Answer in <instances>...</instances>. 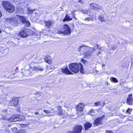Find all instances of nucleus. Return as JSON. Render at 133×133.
Wrapping results in <instances>:
<instances>
[{"mask_svg": "<svg viewBox=\"0 0 133 133\" xmlns=\"http://www.w3.org/2000/svg\"><path fill=\"white\" fill-rule=\"evenodd\" d=\"M2 5L6 10L9 12H13L15 10V7L14 6L8 2L3 1Z\"/></svg>", "mask_w": 133, "mask_h": 133, "instance_id": "2", "label": "nucleus"}, {"mask_svg": "<svg viewBox=\"0 0 133 133\" xmlns=\"http://www.w3.org/2000/svg\"><path fill=\"white\" fill-rule=\"evenodd\" d=\"M34 70L37 71H43V68H42L39 67H38L37 68H36V67H34Z\"/></svg>", "mask_w": 133, "mask_h": 133, "instance_id": "24", "label": "nucleus"}, {"mask_svg": "<svg viewBox=\"0 0 133 133\" xmlns=\"http://www.w3.org/2000/svg\"><path fill=\"white\" fill-rule=\"evenodd\" d=\"M116 49V47L113 45H112L111 47L110 48V49L115 50Z\"/></svg>", "mask_w": 133, "mask_h": 133, "instance_id": "38", "label": "nucleus"}, {"mask_svg": "<svg viewBox=\"0 0 133 133\" xmlns=\"http://www.w3.org/2000/svg\"><path fill=\"white\" fill-rule=\"evenodd\" d=\"M81 11V12H83L84 14H88V10L84 9H82Z\"/></svg>", "mask_w": 133, "mask_h": 133, "instance_id": "30", "label": "nucleus"}, {"mask_svg": "<svg viewBox=\"0 0 133 133\" xmlns=\"http://www.w3.org/2000/svg\"><path fill=\"white\" fill-rule=\"evenodd\" d=\"M94 48H95V47H96L97 48H96L98 50L101 49V47L100 46H99V45L97 44H95L94 45Z\"/></svg>", "mask_w": 133, "mask_h": 133, "instance_id": "28", "label": "nucleus"}, {"mask_svg": "<svg viewBox=\"0 0 133 133\" xmlns=\"http://www.w3.org/2000/svg\"><path fill=\"white\" fill-rule=\"evenodd\" d=\"M106 133H113V132L110 131H107L106 132Z\"/></svg>", "mask_w": 133, "mask_h": 133, "instance_id": "40", "label": "nucleus"}, {"mask_svg": "<svg viewBox=\"0 0 133 133\" xmlns=\"http://www.w3.org/2000/svg\"><path fill=\"white\" fill-rule=\"evenodd\" d=\"M78 1V2H79V3H80L81 4H82V2L81 1V0H79Z\"/></svg>", "mask_w": 133, "mask_h": 133, "instance_id": "41", "label": "nucleus"}, {"mask_svg": "<svg viewBox=\"0 0 133 133\" xmlns=\"http://www.w3.org/2000/svg\"><path fill=\"white\" fill-rule=\"evenodd\" d=\"M126 116H127L122 115H120V117L121 118H124Z\"/></svg>", "mask_w": 133, "mask_h": 133, "instance_id": "37", "label": "nucleus"}, {"mask_svg": "<svg viewBox=\"0 0 133 133\" xmlns=\"http://www.w3.org/2000/svg\"><path fill=\"white\" fill-rule=\"evenodd\" d=\"M24 23L26 24V25L27 26H30V23L27 21H26V23Z\"/></svg>", "mask_w": 133, "mask_h": 133, "instance_id": "36", "label": "nucleus"}, {"mask_svg": "<svg viewBox=\"0 0 133 133\" xmlns=\"http://www.w3.org/2000/svg\"><path fill=\"white\" fill-rule=\"evenodd\" d=\"M84 107V104L83 103H80L76 106V109L79 111H82Z\"/></svg>", "mask_w": 133, "mask_h": 133, "instance_id": "13", "label": "nucleus"}, {"mask_svg": "<svg viewBox=\"0 0 133 133\" xmlns=\"http://www.w3.org/2000/svg\"><path fill=\"white\" fill-rule=\"evenodd\" d=\"M104 117V116L102 117H99L96 119L94 121V125L95 126H97L99 125L102 123V121L103 118Z\"/></svg>", "mask_w": 133, "mask_h": 133, "instance_id": "7", "label": "nucleus"}, {"mask_svg": "<svg viewBox=\"0 0 133 133\" xmlns=\"http://www.w3.org/2000/svg\"><path fill=\"white\" fill-rule=\"evenodd\" d=\"M35 114L36 115H37L39 114V113L38 112H36L35 113Z\"/></svg>", "mask_w": 133, "mask_h": 133, "instance_id": "43", "label": "nucleus"}, {"mask_svg": "<svg viewBox=\"0 0 133 133\" xmlns=\"http://www.w3.org/2000/svg\"><path fill=\"white\" fill-rule=\"evenodd\" d=\"M69 69L71 71L75 72L77 73L80 70V72L83 74L84 73L82 65L80 63H73L69 65Z\"/></svg>", "mask_w": 133, "mask_h": 133, "instance_id": "1", "label": "nucleus"}, {"mask_svg": "<svg viewBox=\"0 0 133 133\" xmlns=\"http://www.w3.org/2000/svg\"><path fill=\"white\" fill-rule=\"evenodd\" d=\"M43 111L47 114L51 112V111L50 110H43Z\"/></svg>", "mask_w": 133, "mask_h": 133, "instance_id": "34", "label": "nucleus"}, {"mask_svg": "<svg viewBox=\"0 0 133 133\" xmlns=\"http://www.w3.org/2000/svg\"><path fill=\"white\" fill-rule=\"evenodd\" d=\"M102 103L103 104H102V105H101V102H97L95 103L94 105L95 106H97L99 105L103 106L104 105V102H103Z\"/></svg>", "mask_w": 133, "mask_h": 133, "instance_id": "22", "label": "nucleus"}, {"mask_svg": "<svg viewBox=\"0 0 133 133\" xmlns=\"http://www.w3.org/2000/svg\"><path fill=\"white\" fill-rule=\"evenodd\" d=\"M82 129V126L80 125H77L74 128L72 131H69L66 133H81Z\"/></svg>", "mask_w": 133, "mask_h": 133, "instance_id": "4", "label": "nucleus"}, {"mask_svg": "<svg viewBox=\"0 0 133 133\" xmlns=\"http://www.w3.org/2000/svg\"><path fill=\"white\" fill-rule=\"evenodd\" d=\"M19 19L23 23H24L26 22V18L25 17L19 16Z\"/></svg>", "mask_w": 133, "mask_h": 133, "instance_id": "20", "label": "nucleus"}, {"mask_svg": "<svg viewBox=\"0 0 133 133\" xmlns=\"http://www.w3.org/2000/svg\"><path fill=\"white\" fill-rule=\"evenodd\" d=\"M35 10H29L28 12V13L29 14H32L33 11Z\"/></svg>", "mask_w": 133, "mask_h": 133, "instance_id": "33", "label": "nucleus"}, {"mask_svg": "<svg viewBox=\"0 0 133 133\" xmlns=\"http://www.w3.org/2000/svg\"><path fill=\"white\" fill-rule=\"evenodd\" d=\"M2 119L3 120H9L10 122H16L20 121L21 119L17 115L13 116L9 118H8L7 116L3 117Z\"/></svg>", "mask_w": 133, "mask_h": 133, "instance_id": "3", "label": "nucleus"}, {"mask_svg": "<svg viewBox=\"0 0 133 133\" xmlns=\"http://www.w3.org/2000/svg\"><path fill=\"white\" fill-rule=\"evenodd\" d=\"M53 109H52V108L51 109V110H52Z\"/></svg>", "mask_w": 133, "mask_h": 133, "instance_id": "50", "label": "nucleus"}, {"mask_svg": "<svg viewBox=\"0 0 133 133\" xmlns=\"http://www.w3.org/2000/svg\"><path fill=\"white\" fill-rule=\"evenodd\" d=\"M56 109L58 111V115L61 116H62L63 114L64 113L63 111L59 107H57L54 108L55 111H54V112L56 110Z\"/></svg>", "mask_w": 133, "mask_h": 133, "instance_id": "17", "label": "nucleus"}, {"mask_svg": "<svg viewBox=\"0 0 133 133\" xmlns=\"http://www.w3.org/2000/svg\"><path fill=\"white\" fill-rule=\"evenodd\" d=\"M90 48L92 49L91 51L90 52V50H88L84 55L85 56L88 58L89 57L91 56L92 53L95 50V49L94 47Z\"/></svg>", "mask_w": 133, "mask_h": 133, "instance_id": "8", "label": "nucleus"}, {"mask_svg": "<svg viewBox=\"0 0 133 133\" xmlns=\"http://www.w3.org/2000/svg\"><path fill=\"white\" fill-rule=\"evenodd\" d=\"M82 62L85 64L87 63L88 61L87 60H84L83 59H82Z\"/></svg>", "mask_w": 133, "mask_h": 133, "instance_id": "35", "label": "nucleus"}, {"mask_svg": "<svg viewBox=\"0 0 133 133\" xmlns=\"http://www.w3.org/2000/svg\"><path fill=\"white\" fill-rule=\"evenodd\" d=\"M29 30V29H25L21 32L19 34V35L23 37H26L28 36L27 32Z\"/></svg>", "mask_w": 133, "mask_h": 133, "instance_id": "9", "label": "nucleus"}, {"mask_svg": "<svg viewBox=\"0 0 133 133\" xmlns=\"http://www.w3.org/2000/svg\"><path fill=\"white\" fill-rule=\"evenodd\" d=\"M57 33L58 34H63L64 35V30H63V28L57 31Z\"/></svg>", "mask_w": 133, "mask_h": 133, "instance_id": "27", "label": "nucleus"}, {"mask_svg": "<svg viewBox=\"0 0 133 133\" xmlns=\"http://www.w3.org/2000/svg\"><path fill=\"white\" fill-rule=\"evenodd\" d=\"M86 20H87L88 21H90L91 20V18H90L89 17H87L85 19V21Z\"/></svg>", "mask_w": 133, "mask_h": 133, "instance_id": "39", "label": "nucleus"}, {"mask_svg": "<svg viewBox=\"0 0 133 133\" xmlns=\"http://www.w3.org/2000/svg\"><path fill=\"white\" fill-rule=\"evenodd\" d=\"M92 126V124L89 122H86L84 124L85 130H87L90 128Z\"/></svg>", "mask_w": 133, "mask_h": 133, "instance_id": "19", "label": "nucleus"}, {"mask_svg": "<svg viewBox=\"0 0 133 133\" xmlns=\"http://www.w3.org/2000/svg\"><path fill=\"white\" fill-rule=\"evenodd\" d=\"M45 62L48 63L49 64H51L52 63V59L50 58V56L49 55H47L44 58Z\"/></svg>", "mask_w": 133, "mask_h": 133, "instance_id": "14", "label": "nucleus"}, {"mask_svg": "<svg viewBox=\"0 0 133 133\" xmlns=\"http://www.w3.org/2000/svg\"><path fill=\"white\" fill-rule=\"evenodd\" d=\"M89 113L92 116H94L97 115L98 113V111L97 110L92 109L90 111Z\"/></svg>", "mask_w": 133, "mask_h": 133, "instance_id": "18", "label": "nucleus"}, {"mask_svg": "<svg viewBox=\"0 0 133 133\" xmlns=\"http://www.w3.org/2000/svg\"><path fill=\"white\" fill-rule=\"evenodd\" d=\"M71 20H72V18L70 17L68 15L66 14V15L65 18L63 19V21H69Z\"/></svg>", "mask_w": 133, "mask_h": 133, "instance_id": "21", "label": "nucleus"}, {"mask_svg": "<svg viewBox=\"0 0 133 133\" xmlns=\"http://www.w3.org/2000/svg\"><path fill=\"white\" fill-rule=\"evenodd\" d=\"M90 48L87 46H82L79 48V51L81 53L84 55L88 50H90Z\"/></svg>", "mask_w": 133, "mask_h": 133, "instance_id": "6", "label": "nucleus"}, {"mask_svg": "<svg viewBox=\"0 0 133 133\" xmlns=\"http://www.w3.org/2000/svg\"><path fill=\"white\" fill-rule=\"evenodd\" d=\"M63 30L64 31V35L70 34L71 32L70 27L67 24H65L63 27Z\"/></svg>", "mask_w": 133, "mask_h": 133, "instance_id": "5", "label": "nucleus"}, {"mask_svg": "<svg viewBox=\"0 0 133 133\" xmlns=\"http://www.w3.org/2000/svg\"><path fill=\"white\" fill-rule=\"evenodd\" d=\"M133 101V99L132 98V95L130 94L129 95L127 99V103L129 105L132 104V102Z\"/></svg>", "mask_w": 133, "mask_h": 133, "instance_id": "16", "label": "nucleus"}, {"mask_svg": "<svg viewBox=\"0 0 133 133\" xmlns=\"http://www.w3.org/2000/svg\"><path fill=\"white\" fill-rule=\"evenodd\" d=\"M5 19L7 22H10L13 21H14V19L13 18H6Z\"/></svg>", "mask_w": 133, "mask_h": 133, "instance_id": "26", "label": "nucleus"}, {"mask_svg": "<svg viewBox=\"0 0 133 133\" xmlns=\"http://www.w3.org/2000/svg\"><path fill=\"white\" fill-rule=\"evenodd\" d=\"M101 53V52H99H99H98L97 53V55H98L100 53Z\"/></svg>", "mask_w": 133, "mask_h": 133, "instance_id": "42", "label": "nucleus"}, {"mask_svg": "<svg viewBox=\"0 0 133 133\" xmlns=\"http://www.w3.org/2000/svg\"><path fill=\"white\" fill-rule=\"evenodd\" d=\"M106 66V65L104 64H102V67H104V66Z\"/></svg>", "mask_w": 133, "mask_h": 133, "instance_id": "44", "label": "nucleus"}, {"mask_svg": "<svg viewBox=\"0 0 133 133\" xmlns=\"http://www.w3.org/2000/svg\"><path fill=\"white\" fill-rule=\"evenodd\" d=\"M2 16V14L1 12L0 11V18Z\"/></svg>", "mask_w": 133, "mask_h": 133, "instance_id": "45", "label": "nucleus"}, {"mask_svg": "<svg viewBox=\"0 0 133 133\" xmlns=\"http://www.w3.org/2000/svg\"><path fill=\"white\" fill-rule=\"evenodd\" d=\"M29 124L28 123V124H24V125H28Z\"/></svg>", "mask_w": 133, "mask_h": 133, "instance_id": "46", "label": "nucleus"}, {"mask_svg": "<svg viewBox=\"0 0 133 133\" xmlns=\"http://www.w3.org/2000/svg\"><path fill=\"white\" fill-rule=\"evenodd\" d=\"M110 80L111 81L117 83L118 82V80L117 78L114 77H111L110 78Z\"/></svg>", "mask_w": 133, "mask_h": 133, "instance_id": "25", "label": "nucleus"}, {"mask_svg": "<svg viewBox=\"0 0 133 133\" xmlns=\"http://www.w3.org/2000/svg\"><path fill=\"white\" fill-rule=\"evenodd\" d=\"M99 20L102 22H104L106 20L104 18V16L103 15L99 16Z\"/></svg>", "mask_w": 133, "mask_h": 133, "instance_id": "23", "label": "nucleus"}, {"mask_svg": "<svg viewBox=\"0 0 133 133\" xmlns=\"http://www.w3.org/2000/svg\"><path fill=\"white\" fill-rule=\"evenodd\" d=\"M2 32V31L1 30H0V33H1Z\"/></svg>", "mask_w": 133, "mask_h": 133, "instance_id": "48", "label": "nucleus"}, {"mask_svg": "<svg viewBox=\"0 0 133 133\" xmlns=\"http://www.w3.org/2000/svg\"><path fill=\"white\" fill-rule=\"evenodd\" d=\"M44 22L45 26L48 28H49L50 26H53L55 25L54 22L52 20L44 21Z\"/></svg>", "mask_w": 133, "mask_h": 133, "instance_id": "10", "label": "nucleus"}, {"mask_svg": "<svg viewBox=\"0 0 133 133\" xmlns=\"http://www.w3.org/2000/svg\"><path fill=\"white\" fill-rule=\"evenodd\" d=\"M68 116V114L64 112L63 114V116H62L63 118H66Z\"/></svg>", "mask_w": 133, "mask_h": 133, "instance_id": "31", "label": "nucleus"}, {"mask_svg": "<svg viewBox=\"0 0 133 133\" xmlns=\"http://www.w3.org/2000/svg\"><path fill=\"white\" fill-rule=\"evenodd\" d=\"M61 71L65 74L68 75L72 74V73L66 67L64 69L61 68Z\"/></svg>", "mask_w": 133, "mask_h": 133, "instance_id": "15", "label": "nucleus"}, {"mask_svg": "<svg viewBox=\"0 0 133 133\" xmlns=\"http://www.w3.org/2000/svg\"><path fill=\"white\" fill-rule=\"evenodd\" d=\"M73 17L75 18V19H76V18L75 17L74 15H73Z\"/></svg>", "mask_w": 133, "mask_h": 133, "instance_id": "47", "label": "nucleus"}, {"mask_svg": "<svg viewBox=\"0 0 133 133\" xmlns=\"http://www.w3.org/2000/svg\"><path fill=\"white\" fill-rule=\"evenodd\" d=\"M132 110L131 109H130L129 108H128V109L127 110L126 112L130 114H131V112Z\"/></svg>", "mask_w": 133, "mask_h": 133, "instance_id": "32", "label": "nucleus"}, {"mask_svg": "<svg viewBox=\"0 0 133 133\" xmlns=\"http://www.w3.org/2000/svg\"><path fill=\"white\" fill-rule=\"evenodd\" d=\"M18 103V101L17 99H14L10 101L9 105L11 106L16 107Z\"/></svg>", "mask_w": 133, "mask_h": 133, "instance_id": "12", "label": "nucleus"}, {"mask_svg": "<svg viewBox=\"0 0 133 133\" xmlns=\"http://www.w3.org/2000/svg\"><path fill=\"white\" fill-rule=\"evenodd\" d=\"M90 5L91 8L94 10L99 9L101 8V6L100 5L93 3L90 4Z\"/></svg>", "mask_w": 133, "mask_h": 133, "instance_id": "11", "label": "nucleus"}, {"mask_svg": "<svg viewBox=\"0 0 133 133\" xmlns=\"http://www.w3.org/2000/svg\"><path fill=\"white\" fill-rule=\"evenodd\" d=\"M89 16L91 17L92 20H93L94 19H96V17L94 15H90Z\"/></svg>", "mask_w": 133, "mask_h": 133, "instance_id": "29", "label": "nucleus"}, {"mask_svg": "<svg viewBox=\"0 0 133 133\" xmlns=\"http://www.w3.org/2000/svg\"><path fill=\"white\" fill-rule=\"evenodd\" d=\"M129 119V120H130V121H132V120H131V119Z\"/></svg>", "mask_w": 133, "mask_h": 133, "instance_id": "49", "label": "nucleus"}]
</instances>
